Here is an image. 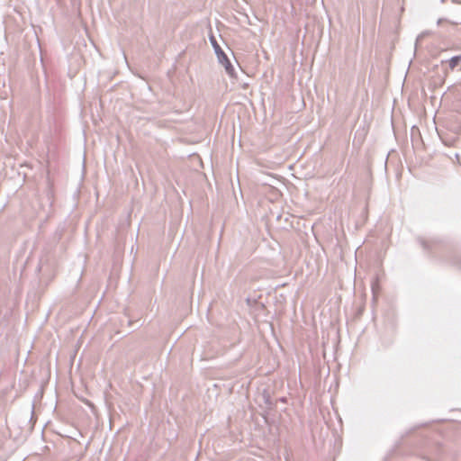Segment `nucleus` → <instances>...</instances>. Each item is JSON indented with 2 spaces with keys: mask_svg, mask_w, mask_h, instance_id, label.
I'll return each mask as SVG.
<instances>
[{
  "mask_svg": "<svg viewBox=\"0 0 461 461\" xmlns=\"http://www.w3.org/2000/svg\"><path fill=\"white\" fill-rule=\"evenodd\" d=\"M461 61V55L455 56L448 60L450 69H454Z\"/></svg>",
  "mask_w": 461,
  "mask_h": 461,
  "instance_id": "nucleus-1",
  "label": "nucleus"
}]
</instances>
